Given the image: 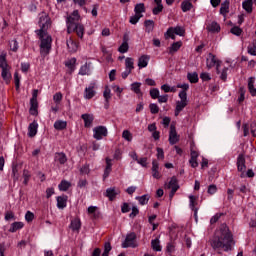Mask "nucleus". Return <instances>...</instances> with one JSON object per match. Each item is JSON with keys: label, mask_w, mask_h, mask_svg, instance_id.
I'll use <instances>...</instances> for the list:
<instances>
[{"label": "nucleus", "mask_w": 256, "mask_h": 256, "mask_svg": "<svg viewBox=\"0 0 256 256\" xmlns=\"http://www.w3.org/2000/svg\"><path fill=\"white\" fill-rule=\"evenodd\" d=\"M210 245L214 251H217V249L231 251L233 249V234L226 225L221 226L220 230L216 232L210 241Z\"/></svg>", "instance_id": "f257e3e1"}, {"label": "nucleus", "mask_w": 256, "mask_h": 256, "mask_svg": "<svg viewBox=\"0 0 256 256\" xmlns=\"http://www.w3.org/2000/svg\"><path fill=\"white\" fill-rule=\"evenodd\" d=\"M0 69H2L1 77L5 83H10L11 75V66L7 63V54L0 55Z\"/></svg>", "instance_id": "f03ea898"}, {"label": "nucleus", "mask_w": 256, "mask_h": 256, "mask_svg": "<svg viewBox=\"0 0 256 256\" xmlns=\"http://www.w3.org/2000/svg\"><path fill=\"white\" fill-rule=\"evenodd\" d=\"M66 23L68 33H73L74 31L80 39H83L85 29L82 25L75 23V19H73V17H68Z\"/></svg>", "instance_id": "7ed1b4c3"}, {"label": "nucleus", "mask_w": 256, "mask_h": 256, "mask_svg": "<svg viewBox=\"0 0 256 256\" xmlns=\"http://www.w3.org/2000/svg\"><path fill=\"white\" fill-rule=\"evenodd\" d=\"M52 43H53V38H51V36H47L45 39L41 40V43H40L41 57H47V55L51 53Z\"/></svg>", "instance_id": "20e7f679"}, {"label": "nucleus", "mask_w": 256, "mask_h": 256, "mask_svg": "<svg viewBox=\"0 0 256 256\" xmlns=\"http://www.w3.org/2000/svg\"><path fill=\"white\" fill-rule=\"evenodd\" d=\"M128 247H131L132 249L137 247V234H135V232L127 234L124 242L122 243V249H128Z\"/></svg>", "instance_id": "39448f33"}, {"label": "nucleus", "mask_w": 256, "mask_h": 256, "mask_svg": "<svg viewBox=\"0 0 256 256\" xmlns=\"http://www.w3.org/2000/svg\"><path fill=\"white\" fill-rule=\"evenodd\" d=\"M38 23L39 26L42 27V29H49V27H51V18H49V15H47V13L42 12L40 14Z\"/></svg>", "instance_id": "423d86ee"}, {"label": "nucleus", "mask_w": 256, "mask_h": 256, "mask_svg": "<svg viewBox=\"0 0 256 256\" xmlns=\"http://www.w3.org/2000/svg\"><path fill=\"white\" fill-rule=\"evenodd\" d=\"M65 67H67V73L68 75H73V73H75V70L77 69V67L75 65H77V58H70L68 59L65 63H64Z\"/></svg>", "instance_id": "0eeeda50"}, {"label": "nucleus", "mask_w": 256, "mask_h": 256, "mask_svg": "<svg viewBox=\"0 0 256 256\" xmlns=\"http://www.w3.org/2000/svg\"><path fill=\"white\" fill-rule=\"evenodd\" d=\"M169 143L170 145H176V143H179V135H177V129L174 125L170 126Z\"/></svg>", "instance_id": "6e6552de"}, {"label": "nucleus", "mask_w": 256, "mask_h": 256, "mask_svg": "<svg viewBox=\"0 0 256 256\" xmlns=\"http://www.w3.org/2000/svg\"><path fill=\"white\" fill-rule=\"evenodd\" d=\"M218 63H221V60L217 59L213 53L208 54V58L206 59V66L208 69H213Z\"/></svg>", "instance_id": "1a4fd4ad"}, {"label": "nucleus", "mask_w": 256, "mask_h": 256, "mask_svg": "<svg viewBox=\"0 0 256 256\" xmlns=\"http://www.w3.org/2000/svg\"><path fill=\"white\" fill-rule=\"evenodd\" d=\"M245 169H247V166L245 165V155L239 154L237 157V170L240 173H245Z\"/></svg>", "instance_id": "9d476101"}, {"label": "nucleus", "mask_w": 256, "mask_h": 256, "mask_svg": "<svg viewBox=\"0 0 256 256\" xmlns=\"http://www.w3.org/2000/svg\"><path fill=\"white\" fill-rule=\"evenodd\" d=\"M101 51L103 53V57H104L106 63H112L113 62V50L107 49V47L102 46Z\"/></svg>", "instance_id": "9b49d317"}, {"label": "nucleus", "mask_w": 256, "mask_h": 256, "mask_svg": "<svg viewBox=\"0 0 256 256\" xmlns=\"http://www.w3.org/2000/svg\"><path fill=\"white\" fill-rule=\"evenodd\" d=\"M119 193H121V191H119V189L117 188H108L106 190V197H108L109 201H115V199H117V195H119Z\"/></svg>", "instance_id": "f8f14e48"}, {"label": "nucleus", "mask_w": 256, "mask_h": 256, "mask_svg": "<svg viewBox=\"0 0 256 256\" xmlns=\"http://www.w3.org/2000/svg\"><path fill=\"white\" fill-rule=\"evenodd\" d=\"M54 161L59 165H65L67 162V154L64 152H56L54 155Z\"/></svg>", "instance_id": "ddd939ff"}, {"label": "nucleus", "mask_w": 256, "mask_h": 256, "mask_svg": "<svg viewBox=\"0 0 256 256\" xmlns=\"http://www.w3.org/2000/svg\"><path fill=\"white\" fill-rule=\"evenodd\" d=\"M95 93V83H91L88 87L85 88L84 97L85 99H93Z\"/></svg>", "instance_id": "4468645a"}, {"label": "nucleus", "mask_w": 256, "mask_h": 256, "mask_svg": "<svg viewBox=\"0 0 256 256\" xmlns=\"http://www.w3.org/2000/svg\"><path fill=\"white\" fill-rule=\"evenodd\" d=\"M81 119H83L84 121V127H86V129H89V127L93 125L95 117H93L92 114H82Z\"/></svg>", "instance_id": "2eb2a0df"}, {"label": "nucleus", "mask_w": 256, "mask_h": 256, "mask_svg": "<svg viewBox=\"0 0 256 256\" xmlns=\"http://www.w3.org/2000/svg\"><path fill=\"white\" fill-rule=\"evenodd\" d=\"M109 135V131L105 126H97V141H101L104 137Z\"/></svg>", "instance_id": "dca6fc26"}, {"label": "nucleus", "mask_w": 256, "mask_h": 256, "mask_svg": "<svg viewBox=\"0 0 256 256\" xmlns=\"http://www.w3.org/2000/svg\"><path fill=\"white\" fill-rule=\"evenodd\" d=\"M103 97H104V109H109V101L111 99V89L109 86H105L104 92H103Z\"/></svg>", "instance_id": "f3484780"}, {"label": "nucleus", "mask_w": 256, "mask_h": 256, "mask_svg": "<svg viewBox=\"0 0 256 256\" xmlns=\"http://www.w3.org/2000/svg\"><path fill=\"white\" fill-rule=\"evenodd\" d=\"M67 47L70 53H76L77 49H79V43L72 38H69L67 40Z\"/></svg>", "instance_id": "a211bd4d"}, {"label": "nucleus", "mask_w": 256, "mask_h": 256, "mask_svg": "<svg viewBox=\"0 0 256 256\" xmlns=\"http://www.w3.org/2000/svg\"><path fill=\"white\" fill-rule=\"evenodd\" d=\"M67 199H69V197L67 195L58 196L56 198L57 208L65 209V207H67Z\"/></svg>", "instance_id": "6ab92c4d"}, {"label": "nucleus", "mask_w": 256, "mask_h": 256, "mask_svg": "<svg viewBox=\"0 0 256 256\" xmlns=\"http://www.w3.org/2000/svg\"><path fill=\"white\" fill-rule=\"evenodd\" d=\"M39 102L35 99H30V115H38Z\"/></svg>", "instance_id": "aec40b11"}, {"label": "nucleus", "mask_w": 256, "mask_h": 256, "mask_svg": "<svg viewBox=\"0 0 256 256\" xmlns=\"http://www.w3.org/2000/svg\"><path fill=\"white\" fill-rule=\"evenodd\" d=\"M182 45H183V42L181 41L172 43L171 46L168 48V53L170 55H174L175 53H177V51L181 49Z\"/></svg>", "instance_id": "412c9836"}, {"label": "nucleus", "mask_w": 256, "mask_h": 256, "mask_svg": "<svg viewBox=\"0 0 256 256\" xmlns=\"http://www.w3.org/2000/svg\"><path fill=\"white\" fill-rule=\"evenodd\" d=\"M248 91L252 97H256L255 77L248 79Z\"/></svg>", "instance_id": "4be33fe9"}, {"label": "nucleus", "mask_w": 256, "mask_h": 256, "mask_svg": "<svg viewBox=\"0 0 256 256\" xmlns=\"http://www.w3.org/2000/svg\"><path fill=\"white\" fill-rule=\"evenodd\" d=\"M149 59H150V57L148 55H142L138 59V67H139V69H145V67H147L149 65Z\"/></svg>", "instance_id": "5701e85b"}, {"label": "nucleus", "mask_w": 256, "mask_h": 256, "mask_svg": "<svg viewBox=\"0 0 256 256\" xmlns=\"http://www.w3.org/2000/svg\"><path fill=\"white\" fill-rule=\"evenodd\" d=\"M112 167H113V164L111 163V159L110 158H106V167L104 169V174H103V180L104 181L111 174Z\"/></svg>", "instance_id": "b1692460"}, {"label": "nucleus", "mask_w": 256, "mask_h": 256, "mask_svg": "<svg viewBox=\"0 0 256 256\" xmlns=\"http://www.w3.org/2000/svg\"><path fill=\"white\" fill-rule=\"evenodd\" d=\"M70 229L74 232L76 231L77 233H79V231H81V219L75 218L74 220H72L70 223Z\"/></svg>", "instance_id": "393cba45"}, {"label": "nucleus", "mask_w": 256, "mask_h": 256, "mask_svg": "<svg viewBox=\"0 0 256 256\" xmlns=\"http://www.w3.org/2000/svg\"><path fill=\"white\" fill-rule=\"evenodd\" d=\"M38 127H39V124H37V122L30 123V125L28 127V135H29V137H35V135H37Z\"/></svg>", "instance_id": "a878e982"}, {"label": "nucleus", "mask_w": 256, "mask_h": 256, "mask_svg": "<svg viewBox=\"0 0 256 256\" xmlns=\"http://www.w3.org/2000/svg\"><path fill=\"white\" fill-rule=\"evenodd\" d=\"M242 9H245L246 13H253V0H244Z\"/></svg>", "instance_id": "bb28decb"}, {"label": "nucleus", "mask_w": 256, "mask_h": 256, "mask_svg": "<svg viewBox=\"0 0 256 256\" xmlns=\"http://www.w3.org/2000/svg\"><path fill=\"white\" fill-rule=\"evenodd\" d=\"M24 226L25 224H23V222H13L9 228V232L17 233V231H19V229H23Z\"/></svg>", "instance_id": "cd10ccee"}, {"label": "nucleus", "mask_w": 256, "mask_h": 256, "mask_svg": "<svg viewBox=\"0 0 256 256\" xmlns=\"http://www.w3.org/2000/svg\"><path fill=\"white\" fill-rule=\"evenodd\" d=\"M207 30L210 33H219L221 31V26L219 25V23L214 21L207 26Z\"/></svg>", "instance_id": "c85d7f7f"}, {"label": "nucleus", "mask_w": 256, "mask_h": 256, "mask_svg": "<svg viewBox=\"0 0 256 256\" xmlns=\"http://www.w3.org/2000/svg\"><path fill=\"white\" fill-rule=\"evenodd\" d=\"M54 129H56V131H63V129H67V121L57 120L54 123Z\"/></svg>", "instance_id": "c756f323"}, {"label": "nucleus", "mask_w": 256, "mask_h": 256, "mask_svg": "<svg viewBox=\"0 0 256 256\" xmlns=\"http://www.w3.org/2000/svg\"><path fill=\"white\" fill-rule=\"evenodd\" d=\"M181 9L183 13H187V11H191V9H193V3H191L190 0H184L181 3Z\"/></svg>", "instance_id": "7c9ffc66"}, {"label": "nucleus", "mask_w": 256, "mask_h": 256, "mask_svg": "<svg viewBox=\"0 0 256 256\" xmlns=\"http://www.w3.org/2000/svg\"><path fill=\"white\" fill-rule=\"evenodd\" d=\"M176 191H179V181L177 180L176 176H173L169 183H168V189H175Z\"/></svg>", "instance_id": "2f4dec72"}, {"label": "nucleus", "mask_w": 256, "mask_h": 256, "mask_svg": "<svg viewBox=\"0 0 256 256\" xmlns=\"http://www.w3.org/2000/svg\"><path fill=\"white\" fill-rule=\"evenodd\" d=\"M144 26L146 28V33H151L153 29H155V21L153 20H145Z\"/></svg>", "instance_id": "473e14b6"}, {"label": "nucleus", "mask_w": 256, "mask_h": 256, "mask_svg": "<svg viewBox=\"0 0 256 256\" xmlns=\"http://www.w3.org/2000/svg\"><path fill=\"white\" fill-rule=\"evenodd\" d=\"M70 187H71V182L67 180H62L58 185L59 191H69Z\"/></svg>", "instance_id": "72a5a7b5"}, {"label": "nucleus", "mask_w": 256, "mask_h": 256, "mask_svg": "<svg viewBox=\"0 0 256 256\" xmlns=\"http://www.w3.org/2000/svg\"><path fill=\"white\" fill-rule=\"evenodd\" d=\"M187 79L190 83H199V74H197V72H189L187 74Z\"/></svg>", "instance_id": "f704fd0d"}, {"label": "nucleus", "mask_w": 256, "mask_h": 256, "mask_svg": "<svg viewBox=\"0 0 256 256\" xmlns=\"http://www.w3.org/2000/svg\"><path fill=\"white\" fill-rule=\"evenodd\" d=\"M149 199H151L149 194H144L142 196L136 197V201H138L141 205H147V203H149Z\"/></svg>", "instance_id": "c9c22d12"}, {"label": "nucleus", "mask_w": 256, "mask_h": 256, "mask_svg": "<svg viewBox=\"0 0 256 256\" xmlns=\"http://www.w3.org/2000/svg\"><path fill=\"white\" fill-rule=\"evenodd\" d=\"M134 13L136 15H143L142 13H145V4L144 3L136 4L134 8Z\"/></svg>", "instance_id": "e433bc0d"}, {"label": "nucleus", "mask_w": 256, "mask_h": 256, "mask_svg": "<svg viewBox=\"0 0 256 256\" xmlns=\"http://www.w3.org/2000/svg\"><path fill=\"white\" fill-rule=\"evenodd\" d=\"M131 91H134L136 95H143L141 92V83L140 82H134L131 84Z\"/></svg>", "instance_id": "4c0bfd02"}, {"label": "nucleus", "mask_w": 256, "mask_h": 256, "mask_svg": "<svg viewBox=\"0 0 256 256\" xmlns=\"http://www.w3.org/2000/svg\"><path fill=\"white\" fill-rule=\"evenodd\" d=\"M97 206L88 207V215L92 221H96Z\"/></svg>", "instance_id": "58836bf2"}, {"label": "nucleus", "mask_w": 256, "mask_h": 256, "mask_svg": "<svg viewBox=\"0 0 256 256\" xmlns=\"http://www.w3.org/2000/svg\"><path fill=\"white\" fill-rule=\"evenodd\" d=\"M227 13H229V0H225V2L222 3L220 7L221 15H227Z\"/></svg>", "instance_id": "ea45409f"}, {"label": "nucleus", "mask_w": 256, "mask_h": 256, "mask_svg": "<svg viewBox=\"0 0 256 256\" xmlns=\"http://www.w3.org/2000/svg\"><path fill=\"white\" fill-rule=\"evenodd\" d=\"M151 247L153 249V251H161L162 247H161V242L159 241L158 238L154 239L151 241Z\"/></svg>", "instance_id": "a19ab883"}, {"label": "nucleus", "mask_w": 256, "mask_h": 256, "mask_svg": "<svg viewBox=\"0 0 256 256\" xmlns=\"http://www.w3.org/2000/svg\"><path fill=\"white\" fill-rule=\"evenodd\" d=\"M172 31L175 35H179V37H183L185 35V29L181 26L172 27Z\"/></svg>", "instance_id": "79ce46f5"}, {"label": "nucleus", "mask_w": 256, "mask_h": 256, "mask_svg": "<svg viewBox=\"0 0 256 256\" xmlns=\"http://www.w3.org/2000/svg\"><path fill=\"white\" fill-rule=\"evenodd\" d=\"M23 185H29V180L31 179V172L29 170H23Z\"/></svg>", "instance_id": "37998d69"}, {"label": "nucleus", "mask_w": 256, "mask_h": 256, "mask_svg": "<svg viewBox=\"0 0 256 256\" xmlns=\"http://www.w3.org/2000/svg\"><path fill=\"white\" fill-rule=\"evenodd\" d=\"M125 67L127 70L133 71L135 69L133 58H126L125 59Z\"/></svg>", "instance_id": "c03bdc74"}, {"label": "nucleus", "mask_w": 256, "mask_h": 256, "mask_svg": "<svg viewBox=\"0 0 256 256\" xmlns=\"http://www.w3.org/2000/svg\"><path fill=\"white\" fill-rule=\"evenodd\" d=\"M12 177L14 181L19 179V166L17 164L12 166Z\"/></svg>", "instance_id": "a18cd8bd"}, {"label": "nucleus", "mask_w": 256, "mask_h": 256, "mask_svg": "<svg viewBox=\"0 0 256 256\" xmlns=\"http://www.w3.org/2000/svg\"><path fill=\"white\" fill-rule=\"evenodd\" d=\"M230 32L232 35H236V37H241V34L243 33V29L239 26H234L231 28Z\"/></svg>", "instance_id": "49530a36"}, {"label": "nucleus", "mask_w": 256, "mask_h": 256, "mask_svg": "<svg viewBox=\"0 0 256 256\" xmlns=\"http://www.w3.org/2000/svg\"><path fill=\"white\" fill-rule=\"evenodd\" d=\"M189 200H190V209L191 210L198 209L197 208V197L190 195Z\"/></svg>", "instance_id": "de8ad7c7"}, {"label": "nucleus", "mask_w": 256, "mask_h": 256, "mask_svg": "<svg viewBox=\"0 0 256 256\" xmlns=\"http://www.w3.org/2000/svg\"><path fill=\"white\" fill-rule=\"evenodd\" d=\"M9 45L13 53H17V51L19 50V42H17V40H11Z\"/></svg>", "instance_id": "09e8293b"}, {"label": "nucleus", "mask_w": 256, "mask_h": 256, "mask_svg": "<svg viewBox=\"0 0 256 256\" xmlns=\"http://www.w3.org/2000/svg\"><path fill=\"white\" fill-rule=\"evenodd\" d=\"M141 17H143V15L135 14L134 16L130 17L129 23H131V25H137Z\"/></svg>", "instance_id": "8fccbe9b"}, {"label": "nucleus", "mask_w": 256, "mask_h": 256, "mask_svg": "<svg viewBox=\"0 0 256 256\" xmlns=\"http://www.w3.org/2000/svg\"><path fill=\"white\" fill-rule=\"evenodd\" d=\"M119 53H127L129 51V43L122 42V44L118 48Z\"/></svg>", "instance_id": "3c124183"}, {"label": "nucleus", "mask_w": 256, "mask_h": 256, "mask_svg": "<svg viewBox=\"0 0 256 256\" xmlns=\"http://www.w3.org/2000/svg\"><path fill=\"white\" fill-rule=\"evenodd\" d=\"M78 75H89V66L87 64L81 66Z\"/></svg>", "instance_id": "603ef678"}, {"label": "nucleus", "mask_w": 256, "mask_h": 256, "mask_svg": "<svg viewBox=\"0 0 256 256\" xmlns=\"http://www.w3.org/2000/svg\"><path fill=\"white\" fill-rule=\"evenodd\" d=\"M149 109H150V113H152V115H157V113H159V106L155 103H151L149 105Z\"/></svg>", "instance_id": "864d4df0"}, {"label": "nucleus", "mask_w": 256, "mask_h": 256, "mask_svg": "<svg viewBox=\"0 0 256 256\" xmlns=\"http://www.w3.org/2000/svg\"><path fill=\"white\" fill-rule=\"evenodd\" d=\"M248 53L249 55H253L255 56L256 55V40L248 46Z\"/></svg>", "instance_id": "5fc2aeb1"}, {"label": "nucleus", "mask_w": 256, "mask_h": 256, "mask_svg": "<svg viewBox=\"0 0 256 256\" xmlns=\"http://www.w3.org/2000/svg\"><path fill=\"white\" fill-rule=\"evenodd\" d=\"M165 37L166 39H172L173 41H175V34L173 33V27L168 28V30L165 33Z\"/></svg>", "instance_id": "6e6d98bb"}, {"label": "nucleus", "mask_w": 256, "mask_h": 256, "mask_svg": "<svg viewBox=\"0 0 256 256\" xmlns=\"http://www.w3.org/2000/svg\"><path fill=\"white\" fill-rule=\"evenodd\" d=\"M112 247H111V243L106 242L104 244V252L102 253V256H109V252L111 251Z\"/></svg>", "instance_id": "4d7b16f0"}, {"label": "nucleus", "mask_w": 256, "mask_h": 256, "mask_svg": "<svg viewBox=\"0 0 256 256\" xmlns=\"http://www.w3.org/2000/svg\"><path fill=\"white\" fill-rule=\"evenodd\" d=\"M29 69H31V64H29V62H22L21 63L22 73H28Z\"/></svg>", "instance_id": "13d9d810"}, {"label": "nucleus", "mask_w": 256, "mask_h": 256, "mask_svg": "<svg viewBox=\"0 0 256 256\" xmlns=\"http://www.w3.org/2000/svg\"><path fill=\"white\" fill-rule=\"evenodd\" d=\"M186 107H187V102H183V101L176 102L177 111H183V109H185Z\"/></svg>", "instance_id": "bf43d9fd"}, {"label": "nucleus", "mask_w": 256, "mask_h": 256, "mask_svg": "<svg viewBox=\"0 0 256 256\" xmlns=\"http://www.w3.org/2000/svg\"><path fill=\"white\" fill-rule=\"evenodd\" d=\"M163 11V4H156V7L153 8V15H159Z\"/></svg>", "instance_id": "052dcab7"}, {"label": "nucleus", "mask_w": 256, "mask_h": 256, "mask_svg": "<svg viewBox=\"0 0 256 256\" xmlns=\"http://www.w3.org/2000/svg\"><path fill=\"white\" fill-rule=\"evenodd\" d=\"M150 97L152 99H159V90L157 88L150 89Z\"/></svg>", "instance_id": "680f3d73"}, {"label": "nucleus", "mask_w": 256, "mask_h": 256, "mask_svg": "<svg viewBox=\"0 0 256 256\" xmlns=\"http://www.w3.org/2000/svg\"><path fill=\"white\" fill-rule=\"evenodd\" d=\"M227 71H229L228 67H224L223 70L220 72V79L221 81H227Z\"/></svg>", "instance_id": "e2e57ef3"}, {"label": "nucleus", "mask_w": 256, "mask_h": 256, "mask_svg": "<svg viewBox=\"0 0 256 256\" xmlns=\"http://www.w3.org/2000/svg\"><path fill=\"white\" fill-rule=\"evenodd\" d=\"M207 193L209 195H215V193H217V185H215V184L209 185Z\"/></svg>", "instance_id": "0e129e2a"}, {"label": "nucleus", "mask_w": 256, "mask_h": 256, "mask_svg": "<svg viewBox=\"0 0 256 256\" xmlns=\"http://www.w3.org/2000/svg\"><path fill=\"white\" fill-rule=\"evenodd\" d=\"M33 219H35V214H33V212H31V211H27L25 214V220L28 223H31V221H33Z\"/></svg>", "instance_id": "69168bd1"}, {"label": "nucleus", "mask_w": 256, "mask_h": 256, "mask_svg": "<svg viewBox=\"0 0 256 256\" xmlns=\"http://www.w3.org/2000/svg\"><path fill=\"white\" fill-rule=\"evenodd\" d=\"M167 253H173L175 251V244L173 242H168L166 246Z\"/></svg>", "instance_id": "338daca9"}, {"label": "nucleus", "mask_w": 256, "mask_h": 256, "mask_svg": "<svg viewBox=\"0 0 256 256\" xmlns=\"http://www.w3.org/2000/svg\"><path fill=\"white\" fill-rule=\"evenodd\" d=\"M250 131H251L252 137H256V122H252L250 124Z\"/></svg>", "instance_id": "774afa93"}]
</instances>
